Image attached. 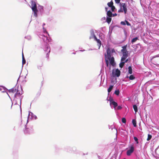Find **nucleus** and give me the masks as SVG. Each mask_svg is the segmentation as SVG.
Instances as JSON below:
<instances>
[{
	"instance_id": "11",
	"label": "nucleus",
	"mask_w": 159,
	"mask_h": 159,
	"mask_svg": "<svg viewBox=\"0 0 159 159\" xmlns=\"http://www.w3.org/2000/svg\"><path fill=\"white\" fill-rule=\"evenodd\" d=\"M28 118L34 119L36 120L37 119V117L36 116L34 115L32 112H29L28 115Z\"/></svg>"
},
{
	"instance_id": "9",
	"label": "nucleus",
	"mask_w": 159,
	"mask_h": 159,
	"mask_svg": "<svg viewBox=\"0 0 159 159\" xmlns=\"http://www.w3.org/2000/svg\"><path fill=\"white\" fill-rule=\"evenodd\" d=\"M52 7L49 5L47 4L45 5L44 7V11L45 13H48L52 9Z\"/></svg>"
},
{
	"instance_id": "22",
	"label": "nucleus",
	"mask_w": 159,
	"mask_h": 159,
	"mask_svg": "<svg viewBox=\"0 0 159 159\" xmlns=\"http://www.w3.org/2000/svg\"><path fill=\"white\" fill-rule=\"evenodd\" d=\"M138 39V37H136L132 39V40L131 41V43H134L135 42L137 41V40Z\"/></svg>"
},
{
	"instance_id": "45",
	"label": "nucleus",
	"mask_w": 159,
	"mask_h": 159,
	"mask_svg": "<svg viewBox=\"0 0 159 159\" xmlns=\"http://www.w3.org/2000/svg\"><path fill=\"white\" fill-rule=\"evenodd\" d=\"M117 16V14L115 13V14H112V16Z\"/></svg>"
},
{
	"instance_id": "35",
	"label": "nucleus",
	"mask_w": 159,
	"mask_h": 159,
	"mask_svg": "<svg viewBox=\"0 0 159 159\" xmlns=\"http://www.w3.org/2000/svg\"><path fill=\"white\" fill-rule=\"evenodd\" d=\"M122 121L123 123H125L126 120L125 118H123L122 119Z\"/></svg>"
},
{
	"instance_id": "48",
	"label": "nucleus",
	"mask_w": 159,
	"mask_h": 159,
	"mask_svg": "<svg viewBox=\"0 0 159 159\" xmlns=\"http://www.w3.org/2000/svg\"><path fill=\"white\" fill-rule=\"evenodd\" d=\"M22 58H24V54H23V52H22Z\"/></svg>"
},
{
	"instance_id": "55",
	"label": "nucleus",
	"mask_w": 159,
	"mask_h": 159,
	"mask_svg": "<svg viewBox=\"0 0 159 159\" xmlns=\"http://www.w3.org/2000/svg\"><path fill=\"white\" fill-rule=\"evenodd\" d=\"M7 94H8V95H9V94H8V93H7Z\"/></svg>"
},
{
	"instance_id": "52",
	"label": "nucleus",
	"mask_w": 159,
	"mask_h": 159,
	"mask_svg": "<svg viewBox=\"0 0 159 159\" xmlns=\"http://www.w3.org/2000/svg\"><path fill=\"white\" fill-rule=\"evenodd\" d=\"M20 111H21V107H20Z\"/></svg>"
},
{
	"instance_id": "24",
	"label": "nucleus",
	"mask_w": 159,
	"mask_h": 159,
	"mask_svg": "<svg viewBox=\"0 0 159 159\" xmlns=\"http://www.w3.org/2000/svg\"><path fill=\"white\" fill-rule=\"evenodd\" d=\"M133 107L135 112H136L138 111L137 107L135 105L133 106Z\"/></svg>"
},
{
	"instance_id": "44",
	"label": "nucleus",
	"mask_w": 159,
	"mask_h": 159,
	"mask_svg": "<svg viewBox=\"0 0 159 159\" xmlns=\"http://www.w3.org/2000/svg\"><path fill=\"white\" fill-rule=\"evenodd\" d=\"M128 61V59H125V60L124 61V62L125 63L127 62Z\"/></svg>"
},
{
	"instance_id": "43",
	"label": "nucleus",
	"mask_w": 159,
	"mask_h": 159,
	"mask_svg": "<svg viewBox=\"0 0 159 159\" xmlns=\"http://www.w3.org/2000/svg\"><path fill=\"white\" fill-rule=\"evenodd\" d=\"M118 12H123V11L122 10H121V9H120L118 10Z\"/></svg>"
},
{
	"instance_id": "4",
	"label": "nucleus",
	"mask_w": 159,
	"mask_h": 159,
	"mask_svg": "<svg viewBox=\"0 0 159 159\" xmlns=\"http://www.w3.org/2000/svg\"><path fill=\"white\" fill-rule=\"evenodd\" d=\"M36 0H32L31 2V7L34 12V16L35 17L38 16L37 15V5L36 4Z\"/></svg>"
},
{
	"instance_id": "39",
	"label": "nucleus",
	"mask_w": 159,
	"mask_h": 159,
	"mask_svg": "<svg viewBox=\"0 0 159 159\" xmlns=\"http://www.w3.org/2000/svg\"><path fill=\"white\" fill-rule=\"evenodd\" d=\"M91 87V86L90 85H88L86 87V88L87 89H90Z\"/></svg>"
},
{
	"instance_id": "17",
	"label": "nucleus",
	"mask_w": 159,
	"mask_h": 159,
	"mask_svg": "<svg viewBox=\"0 0 159 159\" xmlns=\"http://www.w3.org/2000/svg\"><path fill=\"white\" fill-rule=\"evenodd\" d=\"M107 16H108V17H111L112 16V14L111 12V11H107Z\"/></svg>"
},
{
	"instance_id": "46",
	"label": "nucleus",
	"mask_w": 159,
	"mask_h": 159,
	"mask_svg": "<svg viewBox=\"0 0 159 159\" xmlns=\"http://www.w3.org/2000/svg\"><path fill=\"white\" fill-rule=\"evenodd\" d=\"M159 57V54H158V55H157L156 56H155L154 57Z\"/></svg>"
},
{
	"instance_id": "15",
	"label": "nucleus",
	"mask_w": 159,
	"mask_h": 159,
	"mask_svg": "<svg viewBox=\"0 0 159 159\" xmlns=\"http://www.w3.org/2000/svg\"><path fill=\"white\" fill-rule=\"evenodd\" d=\"M94 39L95 41H96L97 43V45L98 47V49H99L102 44L101 41L100 40V39H98L97 37H96V38Z\"/></svg>"
},
{
	"instance_id": "34",
	"label": "nucleus",
	"mask_w": 159,
	"mask_h": 159,
	"mask_svg": "<svg viewBox=\"0 0 159 159\" xmlns=\"http://www.w3.org/2000/svg\"><path fill=\"white\" fill-rule=\"evenodd\" d=\"M25 58H23L22 59V65H23L25 64Z\"/></svg>"
},
{
	"instance_id": "19",
	"label": "nucleus",
	"mask_w": 159,
	"mask_h": 159,
	"mask_svg": "<svg viewBox=\"0 0 159 159\" xmlns=\"http://www.w3.org/2000/svg\"><path fill=\"white\" fill-rule=\"evenodd\" d=\"M125 63V62L124 61H121V62L119 64V66L121 68H122L124 66Z\"/></svg>"
},
{
	"instance_id": "30",
	"label": "nucleus",
	"mask_w": 159,
	"mask_h": 159,
	"mask_svg": "<svg viewBox=\"0 0 159 159\" xmlns=\"http://www.w3.org/2000/svg\"><path fill=\"white\" fill-rule=\"evenodd\" d=\"M120 93V91L119 89L116 90L115 92V93L117 95H118Z\"/></svg>"
},
{
	"instance_id": "51",
	"label": "nucleus",
	"mask_w": 159,
	"mask_h": 159,
	"mask_svg": "<svg viewBox=\"0 0 159 159\" xmlns=\"http://www.w3.org/2000/svg\"><path fill=\"white\" fill-rule=\"evenodd\" d=\"M72 53L73 54H75V52H73Z\"/></svg>"
},
{
	"instance_id": "49",
	"label": "nucleus",
	"mask_w": 159,
	"mask_h": 159,
	"mask_svg": "<svg viewBox=\"0 0 159 159\" xmlns=\"http://www.w3.org/2000/svg\"><path fill=\"white\" fill-rule=\"evenodd\" d=\"M80 52H83V51H85V50L84 49L83 50H80Z\"/></svg>"
},
{
	"instance_id": "41",
	"label": "nucleus",
	"mask_w": 159,
	"mask_h": 159,
	"mask_svg": "<svg viewBox=\"0 0 159 159\" xmlns=\"http://www.w3.org/2000/svg\"><path fill=\"white\" fill-rule=\"evenodd\" d=\"M122 108V107L120 106H118L117 107V109L118 110H120Z\"/></svg>"
},
{
	"instance_id": "37",
	"label": "nucleus",
	"mask_w": 159,
	"mask_h": 159,
	"mask_svg": "<svg viewBox=\"0 0 159 159\" xmlns=\"http://www.w3.org/2000/svg\"><path fill=\"white\" fill-rule=\"evenodd\" d=\"M125 22L126 23L127 25H128V26L130 25H131L127 21L125 20Z\"/></svg>"
},
{
	"instance_id": "16",
	"label": "nucleus",
	"mask_w": 159,
	"mask_h": 159,
	"mask_svg": "<svg viewBox=\"0 0 159 159\" xmlns=\"http://www.w3.org/2000/svg\"><path fill=\"white\" fill-rule=\"evenodd\" d=\"M16 90H17L16 89V87H14L11 89H10L9 90V92L10 93L12 92L13 93L15 92Z\"/></svg>"
},
{
	"instance_id": "56",
	"label": "nucleus",
	"mask_w": 159,
	"mask_h": 159,
	"mask_svg": "<svg viewBox=\"0 0 159 159\" xmlns=\"http://www.w3.org/2000/svg\"><path fill=\"white\" fill-rule=\"evenodd\" d=\"M7 94H8V95H9V94H8V93H7Z\"/></svg>"
},
{
	"instance_id": "12",
	"label": "nucleus",
	"mask_w": 159,
	"mask_h": 159,
	"mask_svg": "<svg viewBox=\"0 0 159 159\" xmlns=\"http://www.w3.org/2000/svg\"><path fill=\"white\" fill-rule=\"evenodd\" d=\"M90 35L89 37V39H95L97 37L95 35L94 31L93 30H92L90 31Z\"/></svg>"
},
{
	"instance_id": "54",
	"label": "nucleus",
	"mask_w": 159,
	"mask_h": 159,
	"mask_svg": "<svg viewBox=\"0 0 159 159\" xmlns=\"http://www.w3.org/2000/svg\"><path fill=\"white\" fill-rule=\"evenodd\" d=\"M7 94H8V95H9V94H8V93H7Z\"/></svg>"
},
{
	"instance_id": "32",
	"label": "nucleus",
	"mask_w": 159,
	"mask_h": 159,
	"mask_svg": "<svg viewBox=\"0 0 159 159\" xmlns=\"http://www.w3.org/2000/svg\"><path fill=\"white\" fill-rule=\"evenodd\" d=\"M129 78L130 80H133L135 79V77L133 75H131L130 76Z\"/></svg>"
},
{
	"instance_id": "13",
	"label": "nucleus",
	"mask_w": 159,
	"mask_h": 159,
	"mask_svg": "<svg viewBox=\"0 0 159 159\" xmlns=\"http://www.w3.org/2000/svg\"><path fill=\"white\" fill-rule=\"evenodd\" d=\"M121 8L122 7L123 11L125 14H126L127 11V5L125 3H120Z\"/></svg>"
},
{
	"instance_id": "5",
	"label": "nucleus",
	"mask_w": 159,
	"mask_h": 159,
	"mask_svg": "<svg viewBox=\"0 0 159 159\" xmlns=\"http://www.w3.org/2000/svg\"><path fill=\"white\" fill-rule=\"evenodd\" d=\"M37 13H38V14L40 13L41 15H43L45 13V12L44 7L43 6L39 5L38 7Z\"/></svg>"
},
{
	"instance_id": "38",
	"label": "nucleus",
	"mask_w": 159,
	"mask_h": 159,
	"mask_svg": "<svg viewBox=\"0 0 159 159\" xmlns=\"http://www.w3.org/2000/svg\"><path fill=\"white\" fill-rule=\"evenodd\" d=\"M120 24L122 25H126V23L125 21H123L121 22Z\"/></svg>"
},
{
	"instance_id": "7",
	"label": "nucleus",
	"mask_w": 159,
	"mask_h": 159,
	"mask_svg": "<svg viewBox=\"0 0 159 159\" xmlns=\"http://www.w3.org/2000/svg\"><path fill=\"white\" fill-rule=\"evenodd\" d=\"M112 75L113 76L119 77L120 75V71L118 69L113 70L112 71Z\"/></svg>"
},
{
	"instance_id": "3",
	"label": "nucleus",
	"mask_w": 159,
	"mask_h": 159,
	"mask_svg": "<svg viewBox=\"0 0 159 159\" xmlns=\"http://www.w3.org/2000/svg\"><path fill=\"white\" fill-rule=\"evenodd\" d=\"M20 89L21 90H19L18 89H17L16 93L14 95L13 102L15 103V105L17 104L18 100L20 101V105H21V100L23 98V96L21 95L23 93V92L21 88Z\"/></svg>"
},
{
	"instance_id": "8",
	"label": "nucleus",
	"mask_w": 159,
	"mask_h": 159,
	"mask_svg": "<svg viewBox=\"0 0 159 159\" xmlns=\"http://www.w3.org/2000/svg\"><path fill=\"white\" fill-rule=\"evenodd\" d=\"M110 105L111 107L112 108V107H113L115 109L116 107L117 106V103L116 102H114L113 100L112 99H110Z\"/></svg>"
},
{
	"instance_id": "23",
	"label": "nucleus",
	"mask_w": 159,
	"mask_h": 159,
	"mask_svg": "<svg viewBox=\"0 0 159 159\" xmlns=\"http://www.w3.org/2000/svg\"><path fill=\"white\" fill-rule=\"evenodd\" d=\"M99 37L101 39H104V35L102 33H100L99 34Z\"/></svg>"
},
{
	"instance_id": "18",
	"label": "nucleus",
	"mask_w": 159,
	"mask_h": 159,
	"mask_svg": "<svg viewBox=\"0 0 159 159\" xmlns=\"http://www.w3.org/2000/svg\"><path fill=\"white\" fill-rule=\"evenodd\" d=\"M111 17H110L107 16L106 21H107V22L108 24H109L110 23V22L111 21Z\"/></svg>"
},
{
	"instance_id": "1",
	"label": "nucleus",
	"mask_w": 159,
	"mask_h": 159,
	"mask_svg": "<svg viewBox=\"0 0 159 159\" xmlns=\"http://www.w3.org/2000/svg\"><path fill=\"white\" fill-rule=\"evenodd\" d=\"M45 25V23H43V33L45 34L43 35H41L40 38H41L44 42V45H45V47L43 48L44 50L46 53L47 52L46 57L48 58L49 57L48 53L50 52V48L48 44L47 43L50 42L51 40V38L49 37V35L47 31L43 27Z\"/></svg>"
},
{
	"instance_id": "53",
	"label": "nucleus",
	"mask_w": 159,
	"mask_h": 159,
	"mask_svg": "<svg viewBox=\"0 0 159 159\" xmlns=\"http://www.w3.org/2000/svg\"><path fill=\"white\" fill-rule=\"evenodd\" d=\"M13 103H12V105H11V107H12V106Z\"/></svg>"
},
{
	"instance_id": "36",
	"label": "nucleus",
	"mask_w": 159,
	"mask_h": 159,
	"mask_svg": "<svg viewBox=\"0 0 159 159\" xmlns=\"http://www.w3.org/2000/svg\"><path fill=\"white\" fill-rule=\"evenodd\" d=\"M111 7V10L112 11H114V10L115 9V7L114 6H112V7Z\"/></svg>"
},
{
	"instance_id": "2",
	"label": "nucleus",
	"mask_w": 159,
	"mask_h": 159,
	"mask_svg": "<svg viewBox=\"0 0 159 159\" xmlns=\"http://www.w3.org/2000/svg\"><path fill=\"white\" fill-rule=\"evenodd\" d=\"M107 54H105V60L107 66L108 67L109 65V61L110 64L114 66L115 65L114 62V58L112 57L114 53H116V52L114 49H111L108 48L107 50Z\"/></svg>"
},
{
	"instance_id": "14",
	"label": "nucleus",
	"mask_w": 159,
	"mask_h": 159,
	"mask_svg": "<svg viewBox=\"0 0 159 159\" xmlns=\"http://www.w3.org/2000/svg\"><path fill=\"white\" fill-rule=\"evenodd\" d=\"M126 47V46L123 47V49L121 50V51L123 52V56L128 57V54L127 51L125 50Z\"/></svg>"
},
{
	"instance_id": "50",
	"label": "nucleus",
	"mask_w": 159,
	"mask_h": 159,
	"mask_svg": "<svg viewBox=\"0 0 159 159\" xmlns=\"http://www.w3.org/2000/svg\"><path fill=\"white\" fill-rule=\"evenodd\" d=\"M107 8L106 7V8H105V10H106V11H107Z\"/></svg>"
},
{
	"instance_id": "28",
	"label": "nucleus",
	"mask_w": 159,
	"mask_h": 159,
	"mask_svg": "<svg viewBox=\"0 0 159 159\" xmlns=\"http://www.w3.org/2000/svg\"><path fill=\"white\" fill-rule=\"evenodd\" d=\"M134 140H135V142H136V143L137 144H138L139 142L138 141V139L136 137L134 136Z\"/></svg>"
},
{
	"instance_id": "47",
	"label": "nucleus",
	"mask_w": 159,
	"mask_h": 159,
	"mask_svg": "<svg viewBox=\"0 0 159 159\" xmlns=\"http://www.w3.org/2000/svg\"><path fill=\"white\" fill-rule=\"evenodd\" d=\"M1 88H4L3 86H0V90H2V89H1Z\"/></svg>"
},
{
	"instance_id": "10",
	"label": "nucleus",
	"mask_w": 159,
	"mask_h": 159,
	"mask_svg": "<svg viewBox=\"0 0 159 159\" xmlns=\"http://www.w3.org/2000/svg\"><path fill=\"white\" fill-rule=\"evenodd\" d=\"M24 132L26 134H30L33 132V129L32 127L30 128H26L24 130Z\"/></svg>"
},
{
	"instance_id": "33",
	"label": "nucleus",
	"mask_w": 159,
	"mask_h": 159,
	"mask_svg": "<svg viewBox=\"0 0 159 159\" xmlns=\"http://www.w3.org/2000/svg\"><path fill=\"white\" fill-rule=\"evenodd\" d=\"M132 123L134 127H136V121L135 120H132Z\"/></svg>"
},
{
	"instance_id": "31",
	"label": "nucleus",
	"mask_w": 159,
	"mask_h": 159,
	"mask_svg": "<svg viewBox=\"0 0 159 159\" xmlns=\"http://www.w3.org/2000/svg\"><path fill=\"white\" fill-rule=\"evenodd\" d=\"M152 137V136L151 135H150V134H148V137L147 139V141H149L151 139Z\"/></svg>"
},
{
	"instance_id": "27",
	"label": "nucleus",
	"mask_w": 159,
	"mask_h": 159,
	"mask_svg": "<svg viewBox=\"0 0 159 159\" xmlns=\"http://www.w3.org/2000/svg\"><path fill=\"white\" fill-rule=\"evenodd\" d=\"M109 129H111V130H113V129H114L117 131V130L115 128V127L113 125L109 126Z\"/></svg>"
},
{
	"instance_id": "42",
	"label": "nucleus",
	"mask_w": 159,
	"mask_h": 159,
	"mask_svg": "<svg viewBox=\"0 0 159 159\" xmlns=\"http://www.w3.org/2000/svg\"><path fill=\"white\" fill-rule=\"evenodd\" d=\"M156 45L158 49L159 50V41L157 43Z\"/></svg>"
},
{
	"instance_id": "26",
	"label": "nucleus",
	"mask_w": 159,
	"mask_h": 159,
	"mask_svg": "<svg viewBox=\"0 0 159 159\" xmlns=\"http://www.w3.org/2000/svg\"><path fill=\"white\" fill-rule=\"evenodd\" d=\"M127 57L123 56L121 58V61H125Z\"/></svg>"
},
{
	"instance_id": "25",
	"label": "nucleus",
	"mask_w": 159,
	"mask_h": 159,
	"mask_svg": "<svg viewBox=\"0 0 159 159\" xmlns=\"http://www.w3.org/2000/svg\"><path fill=\"white\" fill-rule=\"evenodd\" d=\"M113 2L112 1H111L110 2H108L107 3V5L110 7H112V6H113Z\"/></svg>"
},
{
	"instance_id": "40",
	"label": "nucleus",
	"mask_w": 159,
	"mask_h": 159,
	"mask_svg": "<svg viewBox=\"0 0 159 159\" xmlns=\"http://www.w3.org/2000/svg\"><path fill=\"white\" fill-rule=\"evenodd\" d=\"M116 3H120V0H115Z\"/></svg>"
},
{
	"instance_id": "21",
	"label": "nucleus",
	"mask_w": 159,
	"mask_h": 159,
	"mask_svg": "<svg viewBox=\"0 0 159 159\" xmlns=\"http://www.w3.org/2000/svg\"><path fill=\"white\" fill-rule=\"evenodd\" d=\"M128 72L130 74H132V70L131 66L128 67Z\"/></svg>"
},
{
	"instance_id": "20",
	"label": "nucleus",
	"mask_w": 159,
	"mask_h": 159,
	"mask_svg": "<svg viewBox=\"0 0 159 159\" xmlns=\"http://www.w3.org/2000/svg\"><path fill=\"white\" fill-rule=\"evenodd\" d=\"M113 87V85H110V87H109V88L108 89V90H107L108 93L111 92V91L112 90Z\"/></svg>"
},
{
	"instance_id": "29",
	"label": "nucleus",
	"mask_w": 159,
	"mask_h": 159,
	"mask_svg": "<svg viewBox=\"0 0 159 159\" xmlns=\"http://www.w3.org/2000/svg\"><path fill=\"white\" fill-rule=\"evenodd\" d=\"M25 38L28 40H30L31 39V37L30 35H28L25 37Z\"/></svg>"
},
{
	"instance_id": "6",
	"label": "nucleus",
	"mask_w": 159,
	"mask_h": 159,
	"mask_svg": "<svg viewBox=\"0 0 159 159\" xmlns=\"http://www.w3.org/2000/svg\"><path fill=\"white\" fill-rule=\"evenodd\" d=\"M134 151V147L133 145H131L129 147L126 152V154L128 156H130Z\"/></svg>"
}]
</instances>
